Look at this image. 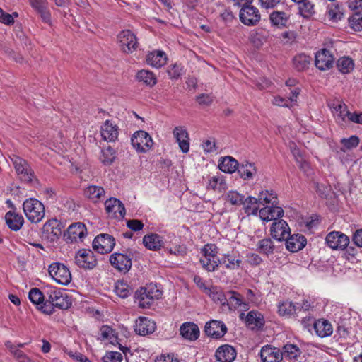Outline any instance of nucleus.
I'll use <instances>...</instances> for the list:
<instances>
[{"label":"nucleus","mask_w":362,"mask_h":362,"mask_svg":"<svg viewBox=\"0 0 362 362\" xmlns=\"http://www.w3.org/2000/svg\"><path fill=\"white\" fill-rule=\"evenodd\" d=\"M115 245V239L109 234H100L93 241V249L100 254L110 252Z\"/></svg>","instance_id":"7"},{"label":"nucleus","mask_w":362,"mask_h":362,"mask_svg":"<svg viewBox=\"0 0 362 362\" xmlns=\"http://www.w3.org/2000/svg\"><path fill=\"white\" fill-rule=\"evenodd\" d=\"M296 310V305L291 301H282L278 305V313L281 316L289 317L294 314Z\"/></svg>","instance_id":"50"},{"label":"nucleus","mask_w":362,"mask_h":362,"mask_svg":"<svg viewBox=\"0 0 362 362\" xmlns=\"http://www.w3.org/2000/svg\"><path fill=\"white\" fill-rule=\"evenodd\" d=\"M259 205H274L277 201V195L272 190H264L259 192L257 197Z\"/></svg>","instance_id":"46"},{"label":"nucleus","mask_w":362,"mask_h":362,"mask_svg":"<svg viewBox=\"0 0 362 362\" xmlns=\"http://www.w3.org/2000/svg\"><path fill=\"white\" fill-rule=\"evenodd\" d=\"M5 221L8 228L14 231L19 230L24 223V218L22 215L12 211L6 214Z\"/></svg>","instance_id":"29"},{"label":"nucleus","mask_w":362,"mask_h":362,"mask_svg":"<svg viewBox=\"0 0 362 362\" xmlns=\"http://www.w3.org/2000/svg\"><path fill=\"white\" fill-rule=\"evenodd\" d=\"M326 16L332 23H337L344 17V10L338 4H330L326 13Z\"/></svg>","instance_id":"35"},{"label":"nucleus","mask_w":362,"mask_h":362,"mask_svg":"<svg viewBox=\"0 0 362 362\" xmlns=\"http://www.w3.org/2000/svg\"><path fill=\"white\" fill-rule=\"evenodd\" d=\"M156 329V323L151 319L145 317H140L136 321L134 325L135 332L142 336L153 333Z\"/></svg>","instance_id":"22"},{"label":"nucleus","mask_w":362,"mask_h":362,"mask_svg":"<svg viewBox=\"0 0 362 362\" xmlns=\"http://www.w3.org/2000/svg\"><path fill=\"white\" fill-rule=\"evenodd\" d=\"M327 245L332 250H344L349 244V238L339 231H332L326 236Z\"/></svg>","instance_id":"8"},{"label":"nucleus","mask_w":362,"mask_h":362,"mask_svg":"<svg viewBox=\"0 0 362 362\" xmlns=\"http://www.w3.org/2000/svg\"><path fill=\"white\" fill-rule=\"evenodd\" d=\"M30 300L36 305L37 308L43 313V307L45 304V295L38 288H32L28 295Z\"/></svg>","instance_id":"45"},{"label":"nucleus","mask_w":362,"mask_h":362,"mask_svg":"<svg viewBox=\"0 0 362 362\" xmlns=\"http://www.w3.org/2000/svg\"><path fill=\"white\" fill-rule=\"evenodd\" d=\"M120 49L127 54L132 53L138 47V40L136 35L129 30L121 31L117 35Z\"/></svg>","instance_id":"6"},{"label":"nucleus","mask_w":362,"mask_h":362,"mask_svg":"<svg viewBox=\"0 0 362 362\" xmlns=\"http://www.w3.org/2000/svg\"><path fill=\"white\" fill-rule=\"evenodd\" d=\"M348 6L350 9L355 11L356 13L362 12V0H349Z\"/></svg>","instance_id":"64"},{"label":"nucleus","mask_w":362,"mask_h":362,"mask_svg":"<svg viewBox=\"0 0 362 362\" xmlns=\"http://www.w3.org/2000/svg\"><path fill=\"white\" fill-rule=\"evenodd\" d=\"M30 6L39 15L41 20L47 24H51V13L48 8L47 0H29Z\"/></svg>","instance_id":"16"},{"label":"nucleus","mask_w":362,"mask_h":362,"mask_svg":"<svg viewBox=\"0 0 362 362\" xmlns=\"http://www.w3.org/2000/svg\"><path fill=\"white\" fill-rule=\"evenodd\" d=\"M259 355L262 362H281L283 360L281 351L271 345L262 346Z\"/></svg>","instance_id":"14"},{"label":"nucleus","mask_w":362,"mask_h":362,"mask_svg":"<svg viewBox=\"0 0 362 362\" xmlns=\"http://www.w3.org/2000/svg\"><path fill=\"white\" fill-rule=\"evenodd\" d=\"M221 261V264L225 265L226 268L230 270H235L240 267L242 260L239 255L226 254L223 255Z\"/></svg>","instance_id":"41"},{"label":"nucleus","mask_w":362,"mask_h":362,"mask_svg":"<svg viewBox=\"0 0 362 362\" xmlns=\"http://www.w3.org/2000/svg\"><path fill=\"white\" fill-rule=\"evenodd\" d=\"M354 60L347 56L340 57L337 62V68L343 74L351 73L354 70Z\"/></svg>","instance_id":"43"},{"label":"nucleus","mask_w":362,"mask_h":362,"mask_svg":"<svg viewBox=\"0 0 362 362\" xmlns=\"http://www.w3.org/2000/svg\"><path fill=\"white\" fill-rule=\"evenodd\" d=\"M116 158L115 151L110 146L101 150L100 160L105 165H111Z\"/></svg>","instance_id":"53"},{"label":"nucleus","mask_w":362,"mask_h":362,"mask_svg":"<svg viewBox=\"0 0 362 362\" xmlns=\"http://www.w3.org/2000/svg\"><path fill=\"white\" fill-rule=\"evenodd\" d=\"M317 335L321 338L330 336L333 332L331 323L326 320H318L313 324Z\"/></svg>","instance_id":"32"},{"label":"nucleus","mask_w":362,"mask_h":362,"mask_svg":"<svg viewBox=\"0 0 362 362\" xmlns=\"http://www.w3.org/2000/svg\"><path fill=\"white\" fill-rule=\"evenodd\" d=\"M285 240L286 248L292 252H296L302 250L306 244V239L305 237L298 234L288 237Z\"/></svg>","instance_id":"30"},{"label":"nucleus","mask_w":362,"mask_h":362,"mask_svg":"<svg viewBox=\"0 0 362 362\" xmlns=\"http://www.w3.org/2000/svg\"><path fill=\"white\" fill-rule=\"evenodd\" d=\"M173 133L180 150L183 153H187L189 150V138L186 129L183 127H176Z\"/></svg>","instance_id":"23"},{"label":"nucleus","mask_w":362,"mask_h":362,"mask_svg":"<svg viewBox=\"0 0 362 362\" xmlns=\"http://www.w3.org/2000/svg\"><path fill=\"white\" fill-rule=\"evenodd\" d=\"M351 28L355 31L362 30V15L361 13H356L349 19Z\"/></svg>","instance_id":"59"},{"label":"nucleus","mask_w":362,"mask_h":362,"mask_svg":"<svg viewBox=\"0 0 362 362\" xmlns=\"http://www.w3.org/2000/svg\"><path fill=\"white\" fill-rule=\"evenodd\" d=\"M127 227L133 231H139L143 229L144 223L137 219H131L127 221Z\"/></svg>","instance_id":"63"},{"label":"nucleus","mask_w":362,"mask_h":362,"mask_svg":"<svg viewBox=\"0 0 362 362\" xmlns=\"http://www.w3.org/2000/svg\"><path fill=\"white\" fill-rule=\"evenodd\" d=\"M238 173L244 180L251 179L257 173V169L253 163L246 162L240 165Z\"/></svg>","instance_id":"52"},{"label":"nucleus","mask_w":362,"mask_h":362,"mask_svg":"<svg viewBox=\"0 0 362 362\" xmlns=\"http://www.w3.org/2000/svg\"><path fill=\"white\" fill-rule=\"evenodd\" d=\"M310 62V57L305 54H299L294 57L293 63L295 69L299 71L307 69Z\"/></svg>","instance_id":"51"},{"label":"nucleus","mask_w":362,"mask_h":362,"mask_svg":"<svg viewBox=\"0 0 362 362\" xmlns=\"http://www.w3.org/2000/svg\"><path fill=\"white\" fill-rule=\"evenodd\" d=\"M296 2L298 12L303 18H308L315 13V5L311 0H300Z\"/></svg>","instance_id":"42"},{"label":"nucleus","mask_w":362,"mask_h":362,"mask_svg":"<svg viewBox=\"0 0 362 362\" xmlns=\"http://www.w3.org/2000/svg\"><path fill=\"white\" fill-rule=\"evenodd\" d=\"M85 195L89 199L94 202H97L105 196V190L102 187L91 185L85 189Z\"/></svg>","instance_id":"47"},{"label":"nucleus","mask_w":362,"mask_h":362,"mask_svg":"<svg viewBox=\"0 0 362 362\" xmlns=\"http://www.w3.org/2000/svg\"><path fill=\"white\" fill-rule=\"evenodd\" d=\"M341 143L343 145L341 150L345 152L356 147L359 144V138L357 136H351L348 139L343 138L341 139Z\"/></svg>","instance_id":"57"},{"label":"nucleus","mask_w":362,"mask_h":362,"mask_svg":"<svg viewBox=\"0 0 362 362\" xmlns=\"http://www.w3.org/2000/svg\"><path fill=\"white\" fill-rule=\"evenodd\" d=\"M239 16L240 21L248 26L255 25L260 21L259 10L251 4L241 8Z\"/></svg>","instance_id":"9"},{"label":"nucleus","mask_w":362,"mask_h":362,"mask_svg":"<svg viewBox=\"0 0 362 362\" xmlns=\"http://www.w3.org/2000/svg\"><path fill=\"white\" fill-rule=\"evenodd\" d=\"M146 60L150 66L160 68L166 64L167 57L164 52L158 50L148 53L146 55Z\"/></svg>","instance_id":"31"},{"label":"nucleus","mask_w":362,"mask_h":362,"mask_svg":"<svg viewBox=\"0 0 362 362\" xmlns=\"http://www.w3.org/2000/svg\"><path fill=\"white\" fill-rule=\"evenodd\" d=\"M122 355L117 351H108L103 357V362H122Z\"/></svg>","instance_id":"61"},{"label":"nucleus","mask_w":362,"mask_h":362,"mask_svg":"<svg viewBox=\"0 0 362 362\" xmlns=\"http://www.w3.org/2000/svg\"><path fill=\"white\" fill-rule=\"evenodd\" d=\"M143 243L148 250H158L163 246V240L159 235L151 233L143 238Z\"/></svg>","instance_id":"34"},{"label":"nucleus","mask_w":362,"mask_h":362,"mask_svg":"<svg viewBox=\"0 0 362 362\" xmlns=\"http://www.w3.org/2000/svg\"><path fill=\"white\" fill-rule=\"evenodd\" d=\"M42 234L51 241L58 239L62 235L60 222L55 218L47 221L42 227Z\"/></svg>","instance_id":"15"},{"label":"nucleus","mask_w":362,"mask_h":362,"mask_svg":"<svg viewBox=\"0 0 362 362\" xmlns=\"http://www.w3.org/2000/svg\"><path fill=\"white\" fill-rule=\"evenodd\" d=\"M228 295V299L226 304L230 310L240 308L243 311H246L249 309L248 303L243 301V296L239 293L234 291H229Z\"/></svg>","instance_id":"24"},{"label":"nucleus","mask_w":362,"mask_h":362,"mask_svg":"<svg viewBox=\"0 0 362 362\" xmlns=\"http://www.w3.org/2000/svg\"><path fill=\"white\" fill-rule=\"evenodd\" d=\"M101 136L107 141L112 142L117 139L119 129L110 120H106L101 127Z\"/></svg>","instance_id":"26"},{"label":"nucleus","mask_w":362,"mask_h":362,"mask_svg":"<svg viewBox=\"0 0 362 362\" xmlns=\"http://www.w3.org/2000/svg\"><path fill=\"white\" fill-rule=\"evenodd\" d=\"M103 341H108L113 345L119 344V349L126 354L127 352L129 351V349L127 346H123L118 342V338L117 334L114 329L107 325H104L100 329V337Z\"/></svg>","instance_id":"19"},{"label":"nucleus","mask_w":362,"mask_h":362,"mask_svg":"<svg viewBox=\"0 0 362 362\" xmlns=\"http://www.w3.org/2000/svg\"><path fill=\"white\" fill-rule=\"evenodd\" d=\"M207 295L216 303H219L224 305L226 304L228 299L223 291L217 286H211L207 290Z\"/></svg>","instance_id":"48"},{"label":"nucleus","mask_w":362,"mask_h":362,"mask_svg":"<svg viewBox=\"0 0 362 362\" xmlns=\"http://www.w3.org/2000/svg\"><path fill=\"white\" fill-rule=\"evenodd\" d=\"M76 264L81 268L91 269L97 264V260L90 250L81 249L75 255Z\"/></svg>","instance_id":"10"},{"label":"nucleus","mask_w":362,"mask_h":362,"mask_svg":"<svg viewBox=\"0 0 362 362\" xmlns=\"http://www.w3.org/2000/svg\"><path fill=\"white\" fill-rule=\"evenodd\" d=\"M13 163L20 179L25 182H31L34 173L27 161L20 157H16L13 159Z\"/></svg>","instance_id":"12"},{"label":"nucleus","mask_w":362,"mask_h":362,"mask_svg":"<svg viewBox=\"0 0 362 362\" xmlns=\"http://www.w3.org/2000/svg\"><path fill=\"white\" fill-rule=\"evenodd\" d=\"M244 199V196L239 194L236 191H230L226 195V200L230 203L232 205L235 206L242 205Z\"/></svg>","instance_id":"58"},{"label":"nucleus","mask_w":362,"mask_h":362,"mask_svg":"<svg viewBox=\"0 0 362 362\" xmlns=\"http://www.w3.org/2000/svg\"><path fill=\"white\" fill-rule=\"evenodd\" d=\"M333 105V112L338 122H344L346 118L349 117V114L350 113V112L347 110L346 105L341 103L334 104Z\"/></svg>","instance_id":"54"},{"label":"nucleus","mask_w":362,"mask_h":362,"mask_svg":"<svg viewBox=\"0 0 362 362\" xmlns=\"http://www.w3.org/2000/svg\"><path fill=\"white\" fill-rule=\"evenodd\" d=\"M315 64L321 71L331 69L334 64V57L329 50L321 49L315 54Z\"/></svg>","instance_id":"13"},{"label":"nucleus","mask_w":362,"mask_h":362,"mask_svg":"<svg viewBox=\"0 0 362 362\" xmlns=\"http://www.w3.org/2000/svg\"><path fill=\"white\" fill-rule=\"evenodd\" d=\"M283 354V358L289 361H296L300 356L301 351L299 347L295 344H285L281 351Z\"/></svg>","instance_id":"40"},{"label":"nucleus","mask_w":362,"mask_h":362,"mask_svg":"<svg viewBox=\"0 0 362 362\" xmlns=\"http://www.w3.org/2000/svg\"><path fill=\"white\" fill-rule=\"evenodd\" d=\"M136 80L143 83L147 86L153 87L157 83V78L155 74L148 70L142 69L137 72L136 75Z\"/></svg>","instance_id":"38"},{"label":"nucleus","mask_w":362,"mask_h":362,"mask_svg":"<svg viewBox=\"0 0 362 362\" xmlns=\"http://www.w3.org/2000/svg\"><path fill=\"white\" fill-rule=\"evenodd\" d=\"M200 263L206 271L214 272L221 264V261L218 257H201Z\"/></svg>","instance_id":"49"},{"label":"nucleus","mask_w":362,"mask_h":362,"mask_svg":"<svg viewBox=\"0 0 362 362\" xmlns=\"http://www.w3.org/2000/svg\"><path fill=\"white\" fill-rule=\"evenodd\" d=\"M202 257H218V248L214 244H206L201 249Z\"/></svg>","instance_id":"60"},{"label":"nucleus","mask_w":362,"mask_h":362,"mask_svg":"<svg viewBox=\"0 0 362 362\" xmlns=\"http://www.w3.org/2000/svg\"><path fill=\"white\" fill-rule=\"evenodd\" d=\"M45 293L48 299L45 300V304L42 307L44 308L43 313L46 315H52L54 311V308L68 309L71 305L68 295L60 288L47 287Z\"/></svg>","instance_id":"1"},{"label":"nucleus","mask_w":362,"mask_h":362,"mask_svg":"<svg viewBox=\"0 0 362 362\" xmlns=\"http://www.w3.org/2000/svg\"><path fill=\"white\" fill-rule=\"evenodd\" d=\"M245 320L247 326L250 327L252 329L261 327L264 324V318L263 315L255 310L249 312L246 315Z\"/></svg>","instance_id":"36"},{"label":"nucleus","mask_w":362,"mask_h":362,"mask_svg":"<svg viewBox=\"0 0 362 362\" xmlns=\"http://www.w3.org/2000/svg\"><path fill=\"white\" fill-rule=\"evenodd\" d=\"M115 291L122 298H125L131 294V289L124 281H117L115 284Z\"/></svg>","instance_id":"56"},{"label":"nucleus","mask_w":362,"mask_h":362,"mask_svg":"<svg viewBox=\"0 0 362 362\" xmlns=\"http://www.w3.org/2000/svg\"><path fill=\"white\" fill-rule=\"evenodd\" d=\"M111 264L117 270L122 272H128L132 267L131 259L121 253H114L110 257Z\"/></svg>","instance_id":"20"},{"label":"nucleus","mask_w":362,"mask_h":362,"mask_svg":"<svg viewBox=\"0 0 362 362\" xmlns=\"http://www.w3.org/2000/svg\"><path fill=\"white\" fill-rule=\"evenodd\" d=\"M49 273L52 278L58 284L68 285L71 281V274L66 266L59 262L49 265Z\"/></svg>","instance_id":"5"},{"label":"nucleus","mask_w":362,"mask_h":362,"mask_svg":"<svg viewBox=\"0 0 362 362\" xmlns=\"http://www.w3.org/2000/svg\"><path fill=\"white\" fill-rule=\"evenodd\" d=\"M181 336L189 341H195L199 336L198 326L193 322H185L180 327Z\"/></svg>","instance_id":"27"},{"label":"nucleus","mask_w":362,"mask_h":362,"mask_svg":"<svg viewBox=\"0 0 362 362\" xmlns=\"http://www.w3.org/2000/svg\"><path fill=\"white\" fill-rule=\"evenodd\" d=\"M207 188L220 192L225 190L227 188V184L224 177L221 174L212 176L209 180Z\"/></svg>","instance_id":"44"},{"label":"nucleus","mask_w":362,"mask_h":362,"mask_svg":"<svg viewBox=\"0 0 362 362\" xmlns=\"http://www.w3.org/2000/svg\"><path fill=\"white\" fill-rule=\"evenodd\" d=\"M259 218L265 222H269L272 220H276L281 218L284 215V210L275 205L266 206L261 208L259 211Z\"/></svg>","instance_id":"21"},{"label":"nucleus","mask_w":362,"mask_h":362,"mask_svg":"<svg viewBox=\"0 0 362 362\" xmlns=\"http://www.w3.org/2000/svg\"><path fill=\"white\" fill-rule=\"evenodd\" d=\"M23 209L28 220L32 223L40 222L45 215L44 204L35 198H29L24 201Z\"/></svg>","instance_id":"3"},{"label":"nucleus","mask_w":362,"mask_h":362,"mask_svg":"<svg viewBox=\"0 0 362 362\" xmlns=\"http://www.w3.org/2000/svg\"><path fill=\"white\" fill-rule=\"evenodd\" d=\"M227 332L226 325L219 320H211L205 325V333L207 336L218 339L223 337Z\"/></svg>","instance_id":"18"},{"label":"nucleus","mask_w":362,"mask_h":362,"mask_svg":"<svg viewBox=\"0 0 362 362\" xmlns=\"http://www.w3.org/2000/svg\"><path fill=\"white\" fill-rule=\"evenodd\" d=\"M167 72L170 78L177 79L182 74V66L175 64L168 68Z\"/></svg>","instance_id":"62"},{"label":"nucleus","mask_w":362,"mask_h":362,"mask_svg":"<svg viewBox=\"0 0 362 362\" xmlns=\"http://www.w3.org/2000/svg\"><path fill=\"white\" fill-rule=\"evenodd\" d=\"M161 296L162 291L153 284L141 287L136 292L139 306L142 308H149L155 300H158Z\"/></svg>","instance_id":"2"},{"label":"nucleus","mask_w":362,"mask_h":362,"mask_svg":"<svg viewBox=\"0 0 362 362\" xmlns=\"http://www.w3.org/2000/svg\"><path fill=\"white\" fill-rule=\"evenodd\" d=\"M243 209L245 213L247 215H255L257 216L259 211V203L258 202L257 198L253 197H248L246 199H244L243 203Z\"/></svg>","instance_id":"39"},{"label":"nucleus","mask_w":362,"mask_h":362,"mask_svg":"<svg viewBox=\"0 0 362 362\" xmlns=\"http://www.w3.org/2000/svg\"><path fill=\"white\" fill-rule=\"evenodd\" d=\"M238 168V162L231 156L221 158L218 163V168L227 173L235 172Z\"/></svg>","instance_id":"37"},{"label":"nucleus","mask_w":362,"mask_h":362,"mask_svg":"<svg viewBox=\"0 0 362 362\" xmlns=\"http://www.w3.org/2000/svg\"><path fill=\"white\" fill-rule=\"evenodd\" d=\"M131 142L133 147L139 153L149 151L153 145V141L150 134L143 130L136 132L131 138Z\"/></svg>","instance_id":"4"},{"label":"nucleus","mask_w":362,"mask_h":362,"mask_svg":"<svg viewBox=\"0 0 362 362\" xmlns=\"http://www.w3.org/2000/svg\"><path fill=\"white\" fill-rule=\"evenodd\" d=\"M215 356L219 362H233L236 357V351L230 345H223L217 349Z\"/></svg>","instance_id":"25"},{"label":"nucleus","mask_w":362,"mask_h":362,"mask_svg":"<svg viewBox=\"0 0 362 362\" xmlns=\"http://www.w3.org/2000/svg\"><path fill=\"white\" fill-rule=\"evenodd\" d=\"M270 232L272 238L278 241H283L290 235L288 225L282 219L272 223Z\"/></svg>","instance_id":"17"},{"label":"nucleus","mask_w":362,"mask_h":362,"mask_svg":"<svg viewBox=\"0 0 362 362\" xmlns=\"http://www.w3.org/2000/svg\"><path fill=\"white\" fill-rule=\"evenodd\" d=\"M290 15L284 11H274L269 15L271 23L279 28L286 27Z\"/></svg>","instance_id":"33"},{"label":"nucleus","mask_w":362,"mask_h":362,"mask_svg":"<svg viewBox=\"0 0 362 362\" xmlns=\"http://www.w3.org/2000/svg\"><path fill=\"white\" fill-rule=\"evenodd\" d=\"M105 210L109 214H113L115 217L123 218L125 215V208L123 204L116 198H110L105 202Z\"/></svg>","instance_id":"28"},{"label":"nucleus","mask_w":362,"mask_h":362,"mask_svg":"<svg viewBox=\"0 0 362 362\" xmlns=\"http://www.w3.org/2000/svg\"><path fill=\"white\" fill-rule=\"evenodd\" d=\"M86 235V227L81 222L70 225L65 233L66 240L70 243L82 242Z\"/></svg>","instance_id":"11"},{"label":"nucleus","mask_w":362,"mask_h":362,"mask_svg":"<svg viewBox=\"0 0 362 362\" xmlns=\"http://www.w3.org/2000/svg\"><path fill=\"white\" fill-rule=\"evenodd\" d=\"M274 249L275 246L269 238L262 239L258 242L257 250L261 253L268 255L274 253Z\"/></svg>","instance_id":"55"}]
</instances>
